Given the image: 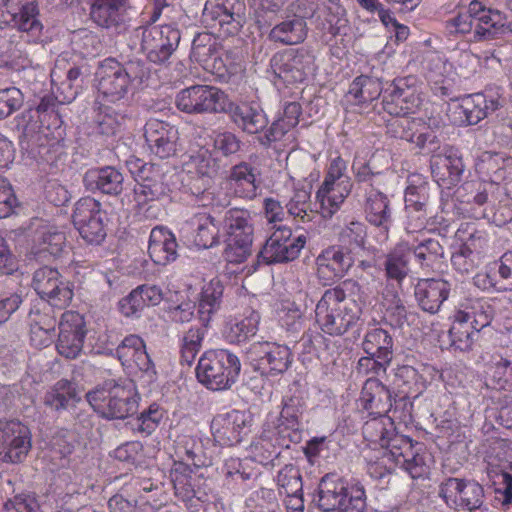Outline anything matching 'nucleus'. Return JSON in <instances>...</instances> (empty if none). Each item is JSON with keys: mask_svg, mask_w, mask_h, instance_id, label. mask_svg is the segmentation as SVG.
Wrapping results in <instances>:
<instances>
[{"mask_svg": "<svg viewBox=\"0 0 512 512\" xmlns=\"http://www.w3.org/2000/svg\"><path fill=\"white\" fill-rule=\"evenodd\" d=\"M250 364L261 375L276 376L288 370L292 363V353L285 345L268 341H257L246 349Z\"/></svg>", "mask_w": 512, "mask_h": 512, "instance_id": "9b49d317", "label": "nucleus"}, {"mask_svg": "<svg viewBox=\"0 0 512 512\" xmlns=\"http://www.w3.org/2000/svg\"><path fill=\"white\" fill-rule=\"evenodd\" d=\"M405 208H427L429 201V186L424 180L418 184L410 183L405 190Z\"/></svg>", "mask_w": 512, "mask_h": 512, "instance_id": "bf43d9fd", "label": "nucleus"}, {"mask_svg": "<svg viewBox=\"0 0 512 512\" xmlns=\"http://www.w3.org/2000/svg\"><path fill=\"white\" fill-rule=\"evenodd\" d=\"M353 265L350 252L342 246H330L316 258V275L322 285L328 286L343 278Z\"/></svg>", "mask_w": 512, "mask_h": 512, "instance_id": "5701e85b", "label": "nucleus"}, {"mask_svg": "<svg viewBox=\"0 0 512 512\" xmlns=\"http://www.w3.org/2000/svg\"><path fill=\"white\" fill-rule=\"evenodd\" d=\"M270 67L275 77L286 84L303 82L315 71V57L304 49H289L274 54Z\"/></svg>", "mask_w": 512, "mask_h": 512, "instance_id": "f8f14e48", "label": "nucleus"}, {"mask_svg": "<svg viewBox=\"0 0 512 512\" xmlns=\"http://www.w3.org/2000/svg\"><path fill=\"white\" fill-rule=\"evenodd\" d=\"M469 329L470 325L467 322H462L461 319L456 318L449 330L451 346L461 351L470 349L475 331Z\"/></svg>", "mask_w": 512, "mask_h": 512, "instance_id": "680f3d73", "label": "nucleus"}, {"mask_svg": "<svg viewBox=\"0 0 512 512\" xmlns=\"http://www.w3.org/2000/svg\"><path fill=\"white\" fill-rule=\"evenodd\" d=\"M393 347V336L381 327L368 329L362 341V349L367 355H373L383 361H392Z\"/></svg>", "mask_w": 512, "mask_h": 512, "instance_id": "4c0bfd02", "label": "nucleus"}, {"mask_svg": "<svg viewBox=\"0 0 512 512\" xmlns=\"http://www.w3.org/2000/svg\"><path fill=\"white\" fill-rule=\"evenodd\" d=\"M363 193V211L365 219L371 225L381 229L386 235L393 223L392 208L388 195L373 184L361 188Z\"/></svg>", "mask_w": 512, "mask_h": 512, "instance_id": "393cba45", "label": "nucleus"}, {"mask_svg": "<svg viewBox=\"0 0 512 512\" xmlns=\"http://www.w3.org/2000/svg\"><path fill=\"white\" fill-rule=\"evenodd\" d=\"M450 290L451 284L442 278L420 279L415 285L414 295L423 311L434 314L447 300Z\"/></svg>", "mask_w": 512, "mask_h": 512, "instance_id": "c756f323", "label": "nucleus"}, {"mask_svg": "<svg viewBox=\"0 0 512 512\" xmlns=\"http://www.w3.org/2000/svg\"><path fill=\"white\" fill-rule=\"evenodd\" d=\"M415 121L406 117V115L395 116L387 122V133L397 139L406 140L408 142L414 141L415 133L413 128Z\"/></svg>", "mask_w": 512, "mask_h": 512, "instance_id": "0e129e2a", "label": "nucleus"}, {"mask_svg": "<svg viewBox=\"0 0 512 512\" xmlns=\"http://www.w3.org/2000/svg\"><path fill=\"white\" fill-rule=\"evenodd\" d=\"M2 16L4 21L33 39H38L43 30L36 1L5 0Z\"/></svg>", "mask_w": 512, "mask_h": 512, "instance_id": "412c9836", "label": "nucleus"}, {"mask_svg": "<svg viewBox=\"0 0 512 512\" xmlns=\"http://www.w3.org/2000/svg\"><path fill=\"white\" fill-rule=\"evenodd\" d=\"M32 286L42 299L59 309L67 307L73 298L72 284L57 269L49 266L34 272Z\"/></svg>", "mask_w": 512, "mask_h": 512, "instance_id": "2eb2a0df", "label": "nucleus"}, {"mask_svg": "<svg viewBox=\"0 0 512 512\" xmlns=\"http://www.w3.org/2000/svg\"><path fill=\"white\" fill-rule=\"evenodd\" d=\"M223 291L224 286L218 278H213L203 287L198 304L200 323L209 326L212 316L221 307Z\"/></svg>", "mask_w": 512, "mask_h": 512, "instance_id": "a19ab883", "label": "nucleus"}, {"mask_svg": "<svg viewBox=\"0 0 512 512\" xmlns=\"http://www.w3.org/2000/svg\"><path fill=\"white\" fill-rule=\"evenodd\" d=\"M208 326L201 323L200 326L191 327L182 337L181 361L191 365L199 353Z\"/></svg>", "mask_w": 512, "mask_h": 512, "instance_id": "3c124183", "label": "nucleus"}, {"mask_svg": "<svg viewBox=\"0 0 512 512\" xmlns=\"http://www.w3.org/2000/svg\"><path fill=\"white\" fill-rule=\"evenodd\" d=\"M189 226L194 233L193 242L198 248L206 249L219 244V229L212 216L196 214L191 218Z\"/></svg>", "mask_w": 512, "mask_h": 512, "instance_id": "79ce46f5", "label": "nucleus"}, {"mask_svg": "<svg viewBox=\"0 0 512 512\" xmlns=\"http://www.w3.org/2000/svg\"><path fill=\"white\" fill-rule=\"evenodd\" d=\"M168 176L160 165L154 168L134 187V195L139 207L148 202L159 201L168 197L171 188L168 183Z\"/></svg>", "mask_w": 512, "mask_h": 512, "instance_id": "7c9ffc66", "label": "nucleus"}, {"mask_svg": "<svg viewBox=\"0 0 512 512\" xmlns=\"http://www.w3.org/2000/svg\"><path fill=\"white\" fill-rule=\"evenodd\" d=\"M174 494L188 509L189 504L198 503L204 497L206 480L204 473L198 469H192L183 463L175 464L170 473Z\"/></svg>", "mask_w": 512, "mask_h": 512, "instance_id": "aec40b11", "label": "nucleus"}, {"mask_svg": "<svg viewBox=\"0 0 512 512\" xmlns=\"http://www.w3.org/2000/svg\"><path fill=\"white\" fill-rule=\"evenodd\" d=\"M225 249L223 257L228 263L240 264L252 254L254 235L253 218L250 211L231 208L223 218Z\"/></svg>", "mask_w": 512, "mask_h": 512, "instance_id": "20e7f679", "label": "nucleus"}, {"mask_svg": "<svg viewBox=\"0 0 512 512\" xmlns=\"http://www.w3.org/2000/svg\"><path fill=\"white\" fill-rule=\"evenodd\" d=\"M30 340L36 347L47 346L51 342L52 332L55 330L56 319L48 314H41L39 310L31 311Z\"/></svg>", "mask_w": 512, "mask_h": 512, "instance_id": "09e8293b", "label": "nucleus"}, {"mask_svg": "<svg viewBox=\"0 0 512 512\" xmlns=\"http://www.w3.org/2000/svg\"><path fill=\"white\" fill-rule=\"evenodd\" d=\"M408 254H413L415 260L423 268H431L440 259L444 258V248L437 239L416 238L412 242L404 241Z\"/></svg>", "mask_w": 512, "mask_h": 512, "instance_id": "ea45409f", "label": "nucleus"}, {"mask_svg": "<svg viewBox=\"0 0 512 512\" xmlns=\"http://www.w3.org/2000/svg\"><path fill=\"white\" fill-rule=\"evenodd\" d=\"M310 196V190L296 189L290 201L286 204L288 213L302 221H309Z\"/></svg>", "mask_w": 512, "mask_h": 512, "instance_id": "e2e57ef3", "label": "nucleus"}, {"mask_svg": "<svg viewBox=\"0 0 512 512\" xmlns=\"http://www.w3.org/2000/svg\"><path fill=\"white\" fill-rule=\"evenodd\" d=\"M361 407L369 415L384 417L391 410L392 395L390 390L377 378H368L362 387L360 398Z\"/></svg>", "mask_w": 512, "mask_h": 512, "instance_id": "2f4dec72", "label": "nucleus"}, {"mask_svg": "<svg viewBox=\"0 0 512 512\" xmlns=\"http://www.w3.org/2000/svg\"><path fill=\"white\" fill-rule=\"evenodd\" d=\"M126 115L112 107L104 106L96 117L97 131L105 136L115 135L124 123Z\"/></svg>", "mask_w": 512, "mask_h": 512, "instance_id": "864d4df0", "label": "nucleus"}, {"mask_svg": "<svg viewBox=\"0 0 512 512\" xmlns=\"http://www.w3.org/2000/svg\"><path fill=\"white\" fill-rule=\"evenodd\" d=\"M87 334L86 322L80 313L66 311L59 322V335L56 348L58 353L67 359L80 356Z\"/></svg>", "mask_w": 512, "mask_h": 512, "instance_id": "6ab92c4d", "label": "nucleus"}, {"mask_svg": "<svg viewBox=\"0 0 512 512\" xmlns=\"http://www.w3.org/2000/svg\"><path fill=\"white\" fill-rule=\"evenodd\" d=\"M394 384L405 397H417L426 388L425 380L418 371L409 365H402L396 368Z\"/></svg>", "mask_w": 512, "mask_h": 512, "instance_id": "de8ad7c7", "label": "nucleus"}, {"mask_svg": "<svg viewBox=\"0 0 512 512\" xmlns=\"http://www.w3.org/2000/svg\"><path fill=\"white\" fill-rule=\"evenodd\" d=\"M358 492H365L359 484L349 485L346 480L336 474H326L318 486L317 506L325 512H344L351 507L352 497Z\"/></svg>", "mask_w": 512, "mask_h": 512, "instance_id": "ddd939ff", "label": "nucleus"}, {"mask_svg": "<svg viewBox=\"0 0 512 512\" xmlns=\"http://www.w3.org/2000/svg\"><path fill=\"white\" fill-rule=\"evenodd\" d=\"M189 173H196L200 177L213 178L219 169L217 160L208 150H199L189 156L185 163Z\"/></svg>", "mask_w": 512, "mask_h": 512, "instance_id": "603ef678", "label": "nucleus"}, {"mask_svg": "<svg viewBox=\"0 0 512 512\" xmlns=\"http://www.w3.org/2000/svg\"><path fill=\"white\" fill-rule=\"evenodd\" d=\"M4 509L15 512H41L37 496L32 492H23L8 499L4 504Z\"/></svg>", "mask_w": 512, "mask_h": 512, "instance_id": "338daca9", "label": "nucleus"}, {"mask_svg": "<svg viewBox=\"0 0 512 512\" xmlns=\"http://www.w3.org/2000/svg\"><path fill=\"white\" fill-rule=\"evenodd\" d=\"M85 187L91 191L118 196L124 189V176L113 166L91 169L84 175Z\"/></svg>", "mask_w": 512, "mask_h": 512, "instance_id": "473e14b6", "label": "nucleus"}, {"mask_svg": "<svg viewBox=\"0 0 512 512\" xmlns=\"http://www.w3.org/2000/svg\"><path fill=\"white\" fill-rule=\"evenodd\" d=\"M241 371V363L235 354L226 349L206 351L196 368L198 381L213 391L229 389Z\"/></svg>", "mask_w": 512, "mask_h": 512, "instance_id": "39448f33", "label": "nucleus"}, {"mask_svg": "<svg viewBox=\"0 0 512 512\" xmlns=\"http://www.w3.org/2000/svg\"><path fill=\"white\" fill-rule=\"evenodd\" d=\"M245 10L242 0H207L202 21L219 36H234L244 24Z\"/></svg>", "mask_w": 512, "mask_h": 512, "instance_id": "423d86ee", "label": "nucleus"}, {"mask_svg": "<svg viewBox=\"0 0 512 512\" xmlns=\"http://www.w3.org/2000/svg\"><path fill=\"white\" fill-rule=\"evenodd\" d=\"M277 483L286 495L302 494V477L298 467L285 465L277 475Z\"/></svg>", "mask_w": 512, "mask_h": 512, "instance_id": "5fc2aeb1", "label": "nucleus"}, {"mask_svg": "<svg viewBox=\"0 0 512 512\" xmlns=\"http://www.w3.org/2000/svg\"><path fill=\"white\" fill-rule=\"evenodd\" d=\"M512 360L502 356H495L489 364V374L498 386L497 388L503 389L508 381V376H511Z\"/></svg>", "mask_w": 512, "mask_h": 512, "instance_id": "774afa93", "label": "nucleus"}, {"mask_svg": "<svg viewBox=\"0 0 512 512\" xmlns=\"http://www.w3.org/2000/svg\"><path fill=\"white\" fill-rule=\"evenodd\" d=\"M307 24L303 17L288 16L277 23L269 32L268 39L282 45H296L305 40Z\"/></svg>", "mask_w": 512, "mask_h": 512, "instance_id": "f704fd0d", "label": "nucleus"}, {"mask_svg": "<svg viewBox=\"0 0 512 512\" xmlns=\"http://www.w3.org/2000/svg\"><path fill=\"white\" fill-rule=\"evenodd\" d=\"M494 314L495 308L492 303L484 299H477L466 310L459 311L457 319L467 322L472 330L479 332L491 323Z\"/></svg>", "mask_w": 512, "mask_h": 512, "instance_id": "49530a36", "label": "nucleus"}, {"mask_svg": "<svg viewBox=\"0 0 512 512\" xmlns=\"http://www.w3.org/2000/svg\"><path fill=\"white\" fill-rule=\"evenodd\" d=\"M253 416L249 412L232 410L216 415L211 422L214 439L222 446H235L252 432Z\"/></svg>", "mask_w": 512, "mask_h": 512, "instance_id": "a211bd4d", "label": "nucleus"}, {"mask_svg": "<svg viewBox=\"0 0 512 512\" xmlns=\"http://www.w3.org/2000/svg\"><path fill=\"white\" fill-rule=\"evenodd\" d=\"M90 18L101 28L120 32L127 27L125 0H92Z\"/></svg>", "mask_w": 512, "mask_h": 512, "instance_id": "c85d7f7f", "label": "nucleus"}, {"mask_svg": "<svg viewBox=\"0 0 512 512\" xmlns=\"http://www.w3.org/2000/svg\"><path fill=\"white\" fill-rule=\"evenodd\" d=\"M259 172L247 162H240L230 170L229 179L235 184V192L242 198L253 199L257 196L260 182Z\"/></svg>", "mask_w": 512, "mask_h": 512, "instance_id": "58836bf2", "label": "nucleus"}, {"mask_svg": "<svg viewBox=\"0 0 512 512\" xmlns=\"http://www.w3.org/2000/svg\"><path fill=\"white\" fill-rule=\"evenodd\" d=\"M163 417L164 410L158 404L152 403L137 418L136 430L148 436L159 426Z\"/></svg>", "mask_w": 512, "mask_h": 512, "instance_id": "052dcab7", "label": "nucleus"}, {"mask_svg": "<svg viewBox=\"0 0 512 512\" xmlns=\"http://www.w3.org/2000/svg\"><path fill=\"white\" fill-rule=\"evenodd\" d=\"M87 401L103 418L125 419L138 409V394L129 379L107 380L101 387L86 394Z\"/></svg>", "mask_w": 512, "mask_h": 512, "instance_id": "f03ea898", "label": "nucleus"}, {"mask_svg": "<svg viewBox=\"0 0 512 512\" xmlns=\"http://www.w3.org/2000/svg\"><path fill=\"white\" fill-rule=\"evenodd\" d=\"M406 244H398L394 250L389 252L384 261L385 273L388 279L397 281L399 284L408 275V252Z\"/></svg>", "mask_w": 512, "mask_h": 512, "instance_id": "8fccbe9b", "label": "nucleus"}, {"mask_svg": "<svg viewBox=\"0 0 512 512\" xmlns=\"http://www.w3.org/2000/svg\"><path fill=\"white\" fill-rule=\"evenodd\" d=\"M421 103V93L415 76L396 78L384 88L382 108L391 116L414 113Z\"/></svg>", "mask_w": 512, "mask_h": 512, "instance_id": "9d476101", "label": "nucleus"}, {"mask_svg": "<svg viewBox=\"0 0 512 512\" xmlns=\"http://www.w3.org/2000/svg\"><path fill=\"white\" fill-rule=\"evenodd\" d=\"M230 120L244 133L259 134L264 131L269 121L262 107L255 102L235 104L227 101L226 111Z\"/></svg>", "mask_w": 512, "mask_h": 512, "instance_id": "a878e982", "label": "nucleus"}, {"mask_svg": "<svg viewBox=\"0 0 512 512\" xmlns=\"http://www.w3.org/2000/svg\"><path fill=\"white\" fill-rule=\"evenodd\" d=\"M227 95L218 87L193 85L176 96V107L187 114H219L226 111Z\"/></svg>", "mask_w": 512, "mask_h": 512, "instance_id": "0eeeda50", "label": "nucleus"}, {"mask_svg": "<svg viewBox=\"0 0 512 512\" xmlns=\"http://www.w3.org/2000/svg\"><path fill=\"white\" fill-rule=\"evenodd\" d=\"M144 138L149 151L160 159H167L177 153L178 129L167 122L150 119L144 126Z\"/></svg>", "mask_w": 512, "mask_h": 512, "instance_id": "4be33fe9", "label": "nucleus"}, {"mask_svg": "<svg viewBox=\"0 0 512 512\" xmlns=\"http://www.w3.org/2000/svg\"><path fill=\"white\" fill-rule=\"evenodd\" d=\"M316 321L321 330L331 336H340L356 326L361 309L356 299H347L336 286L325 290L315 308Z\"/></svg>", "mask_w": 512, "mask_h": 512, "instance_id": "f257e3e1", "label": "nucleus"}, {"mask_svg": "<svg viewBox=\"0 0 512 512\" xmlns=\"http://www.w3.org/2000/svg\"><path fill=\"white\" fill-rule=\"evenodd\" d=\"M259 322V313L251 311L241 320L229 321L225 326L224 337L231 344L247 343L257 334Z\"/></svg>", "mask_w": 512, "mask_h": 512, "instance_id": "c03bdc74", "label": "nucleus"}, {"mask_svg": "<svg viewBox=\"0 0 512 512\" xmlns=\"http://www.w3.org/2000/svg\"><path fill=\"white\" fill-rule=\"evenodd\" d=\"M145 347L143 339L135 334L126 336L116 348V356L122 365L131 367V359Z\"/></svg>", "mask_w": 512, "mask_h": 512, "instance_id": "69168bd1", "label": "nucleus"}, {"mask_svg": "<svg viewBox=\"0 0 512 512\" xmlns=\"http://www.w3.org/2000/svg\"><path fill=\"white\" fill-rule=\"evenodd\" d=\"M387 423L390 426L393 425L391 418L374 416L371 420L366 421L363 426L364 437L370 442L384 447V443L391 433L386 427Z\"/></svg>", "mask_w": 512, "mask_h": 512, "instance_id": "6e6d98bb", "label": "nucleus"}, {"mask_svg": "<svg viewBox=\"0 0 512 512\" xmlns=\"http://www.w3.org/2000/svg\"><path fill=\"white\" fill-rule=\"evenodd\" d=\"M32 449V433L17 419L0 420V462L23 463Z\"/></svg>", "mask_w": 512, "mask_h": 512, "instance_id": "6e6552de", "label": "nucleus"}, {"mask_svg": "<svg viewBox=\"0 0 512 512\" xmlns=\"http://www.w3.org/2000/svg\"><path fill=\"white\" fill-rule=\"evenodd\" d=\"M96 78L98 91L109 102L124 99L132 88L121 71V63L113 58H107L99 64Z\"/></svg>", "mask_w": 512, "mask_h": 512, "instance_id": "b1692460", "label": "nucleus"}, {"mask_svg": "<svg viewBox=\"0 0 512 512\" xmlns=\"http://www.w3.org/2000/svg\"><path fill=\"white\" fill-rule=\"evenodd\" d=\"M80 400L76 384L67 379H61L45 392L43 404L51 411L60 413Z\"/></svg>", "mask_w": 512, "mask_h": 512, "instance_id": "c9c22d12", "label": "nucleus"}, {"mask_svg": "<svg viewBox=\"0 0 512 512\" xmlns=\"http://www.w3.org/2000/svg\"><path fill=\"white\" fill-rule=\"evenodd\" d=\"M438 495L445 503L452 502L455 506L470 512L480 509L485 500L484 488L479 482L456 477L442 481Z\"/></svg>", "mask_w": 512, "mask_h": 512, "instance_id": "dca6fc26", "label": "nucleus"}, {"mask_svg": "<svg viewBox=\"0 0 512 512\" xmlns=\"http://www.w3.org/2000/svg\"><path fill=\"white\" fill-rule=\"evenodd\" d=\"M24 104V95L17 87L0 89V119H5L18 111Z\"/></svg>", "mask_w": 512, "mask_h": 512, "instance_id": "4d7b16f0", "label": "nucleus"}, {"mask_svg": "<svg viewBox=\"0 0 512 512\" xmlns=\"http://www.w3.org/2000/svg\"><path fill=\"white\" fill-rule=\"evenodd\" d=\"M178 244L175 235L164 227H154L149 237L148 253L157 265H167L177 257Z\"/></svg>", "mask_w": 512, "mask_h": 512, "instance_id": "72a5a7b5", "label": "nucleus"}, {"mask_svg": "<svg viewBox=\"0 0 512 512\" xmlns=\"http://www.w3.org/2000/svg\"><path fill=\"white\" fill-rule=\"evenodd\" d=\"M301 398L296 396H287L283 398L282 410L278 418L277 429L279 433L291 430L292 435L289 436L291 440L297 441L299 439V430L301 426L300 418L303 413Z\"/></svg>", "mask_w": 512, "mask_h": 512, "instance_id": "37998d69", "label": "nucleus"}, {"mask_svg": "<svg viewBox=\"0 0 512 512\" xmlns=\"http://www.w3.org/2000/svg\"><path fill=\"white\" fill-rule=\"evenodd\" d=\"M181 39L180 31L170 25L143 27L141 49L149 61L165 63L177 49Z\"/></svg>", "mask_w": 512, "mask_h": 512, "instance_id": "f3484780", "label": "nucleus"}, {"mask_svg": "<svg viewBox=\"0 0 512 512\" xmlns=\"http://www.w3.org/2000/svg\"><path fill=\"white\" fill-rule=\"evenodd\" d=\"M504 103L505 99L493 92L470 95L457 107L458 113L465 117L460 122L466 125H476L503 107Z\"/></svg>", "mask_w": 512, "mask_h": 512, "instance_id": "cd10ccee", "label": "nucleus"}, {"mask_svg": "<svg viewBox=\"0 0 512 512\" xmlns=\"http://www.w3.org/2000/svg\"><path fill=\"white\" fill-rule=\"evenodd\" d=\"M430 168L432 177L439 186L449 189L461 181L465 166L462 156L450 147L443 155H432Z\"/></svg>", "mask_w": 512, "mask_h": 512, "instance_id": "bb28decb", "label": "nucleus"}, {"mask_svg": "<svg viewBox=\"0 0 512 512\" xmlns=\"http://www.w3.org/2000/svg\"><path fill=\"white\" fill-rule=\"evenodd\" d=\"M305 244V235L294 236L290 228L280 226L266 240L258 253V259L267 265L293 261Z\"/></svg>", "mask_w": 512, "mask_h": 512, "instance_id": "4468645a", "label": "nucleus"}, {"mask_svg": "<svg viewBox=\"0 0 512 512\" xmlns=\"http://www.w3.org/2000/svg\"><path fill=\"white\" fill-rule=\"evenodd\" d=\"M34 242L38 253L58 257L66 247V234L57 226L44 225L36 230Z\"/></svg>", "mask_w": 512, "mask_h": 512, "instance_id": "a18cd8bd", "label": "nucleus"}, {"mask_svg": "<svg viewBox=\"0 0 512 512\" xmlns=\"http://www.w3.org/2000/svg\"><path fill=\"white\" fill-rule=\"evenodd\" d=\"M449 34H466L474 29V40H490L506 29L505 16L496 9L487 8L480 0L470 2L468 11L446 21Z\"/></svg>", "mask_w": 512, "mask_h": 512, "instance_id": "7ed1b4c3", "label": "nucleus"}, {"mask_svg": "<svg viewBox=\"0 0 512 512\" xmlns=\"http://www.w3.org/2000/svg\"><path fill=\"white\" fill-rule=\"evenodd\" d=\"M398 465L403 467L413 479L424 478L429 473V466L425 461V456L420 454L416 447L409 454L404 455V458L400 459Z\"/></svg>", "mask_w": 512, "mask_h": 512, "instance_id": "13d9d810", "label": "nucleus"}, {"mask_svg": "<svg viewBox=\"0 0 512 512\" xmlns=\"http://www.w3.org/2000/svg\"><path fill=\"white\" fill-rule=\"evenodd\" d=\"M72 220L81 237L89 244H100L106 237L107 213L99 201L92 197L79 199Z\"/></svg>", "mask_w": 512, "mask_h": 512, "instance_id": "1a4fd4ad", "label": "nucleus"}, {"mask_svg": "<svg viewBox=\"0 0 512 512\" xmlns=\"http://www.w3.org/2000/svg\"><path fill=\"white\" fill-rule=\"evenodd\" d=\"M382 285V281L377 278H372L362 283L354 279H346L336 285V287L343 290L344 296L347 299L357 300L362 314L364 306L370 305L373 301L377 300Z\"/></svg>", "mask_w": 512, "mask_h": 512, "instance_id": "e433bc0d", "label": "nucleus"}]
</instances>
